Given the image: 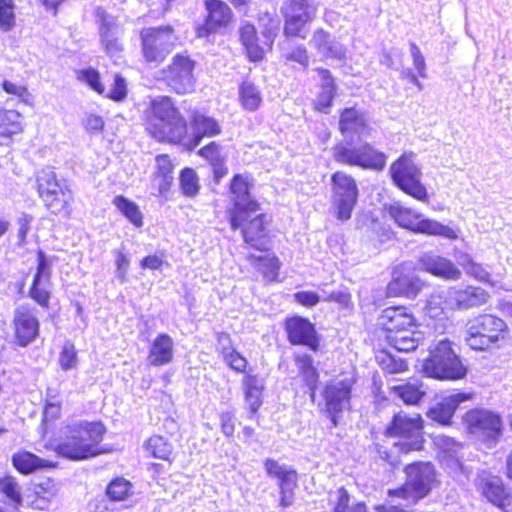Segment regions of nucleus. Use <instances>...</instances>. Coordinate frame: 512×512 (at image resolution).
I'll list each match as a JSON object with an SVG mask.
<instances>
[{
    "label": "nucleus",
    "instance_id": "1",
    "mask_svg": "<svg viewBox=\"0 0 512 512\" xmlns=\"http://www.w3.org/2000/svg\"><path fill=\"white\" fill-rule=\"evenodd\" d=\"M385 433L387 436L400 438L391 451L378 449L380 458L392 467H397L401 463L399 454L418 451L423 447V420L419 414L410 415L404 411L395 413Z\"/></svg>",
    "mask_w": 512,
    "mask_h": 512
},
{
    "label": "nucleus",
    "instance_id": "2",
    "mask_svg": "<svg viewBox=\"0 0 512 512\" xmlns=\"http://www.w3.org/2000/svg\"><path fill=\"white\" fill-rule=\"evenodd\" d=\"M146 130L158 141L177 143L186 136L187 123L169 97L158 96L147 110Z\"/></svg>",
    "mask_w": 512,
    "mask_h": 512
},
{
    "label": "nucleus",
    "instance_id": "3",
    "mask_svg": "<svg viewBox=\"0 0 512 512\" xmlns=\"http://www.w3.org/2000/svg\"><path fill=\"white\" fill-rule=\"evenodd\" d=\"M105 427L100 422L80 421L65 428V438L55 448L56 452L71 460H84L101 453Z\"/></svg>",
    "mask_w": 512,
    "mask_h": 512
},
{
    "label": "nucleus",
    "instance_id": "4",
    "mask_svg": "<svg viewBox=\"0 0 512 512\" xmlns=\"http://www.w3.org/2000/svg\"><path fill=\"white\" fill-rule=\"evenodd\" d=\"M423 371L428 377L439 380H459L466 376L467 368L456 354L452 343L443 339L429 350Z\"/></svg>",
    "mask_w": 512,
    "mask_h": 512
},
{
    "label": "nucleus",
    "instance_id": "5",
    "mask_svg": "<svg viewBox=\"0 0 512 512\" xmlns=\"http://www.w3.org/2000/svg\"><path fill=\"white\" fill-rule=\"evenodd\" d=\"M507 331L505 321L492 314H481L466 324L465 342L473 350H487L504 339Z\"/></svg>",
    "mask_w": 512,
    "mask_h": 512
},
{
    "label": "nucleus",
    "instance_id": "6",
    "mask_svg": "<svg viewBox=\"0 0 512 512\" xmlns=\"http://www.w3.org/2000/svg\"><path fill=\"white\" fill-rule=\"evenodd\" d=\"M140 39L144 60L154 66L162 63L178 42L171 25L145 27L140 32Z\"/></svg>",
    "mask_w": 512,
    "mask_h": 512
},
{
    "label": "nucleus",
    "instance_id": "7",
    "mask_svg": "<svg viewBox=\"0 0 512 512\" xmlns=\"http://www.w3.org/2000/svg\"><path fill=\"white\" fill-rule=\"evenodd\" d=\"M37 189L45 206L54 214H70L73 195L67 185L56 178L54 171L43 169L38 172Z\"/></svg>",
    "mask_w": 512,
    "mask_h": 512
},
{
    "label": "nucleus",
    "instance_id": "8",
    "mask_svg": "<svg viewBox=\"0 0 512 512\" xmlns=\"http://www.w3.org/2000/svg\"><path fill=\"white\" fill-rule=\"evenodd\" d=\"M405 473V484L396 490L389 491V494L403 498L407 504H415L430 491L431 484L435 480V470L429 462L413 463L406 466Z\"/></svg>",
    "mask_w": 512,
    "mask_h": 512
},
{
    "label": "nucleus",
    "instance_id": "9",
    "mask_svg": "<svg viewBox=\"0 0 512 512\" xmlns=\"http://www.w3.org/2000/svg\"><path fill=\"white\" fill-rule=\"evenodd\" d=\"M331 190L336 218L342 222L349 220L359 196L356 180L344 171H337L331 176Z\"/></svg>",
    "mask_w": 512,
    "mask_h": 512
},
{
    "label": "nucleus",
    "instance_id": "10",
    "mask_svg": "<svg viewBox=\"0 0 512 512\" xmlns=\"http://www.w3.org/2000/svg\"><path fill=\"white\" fill-rule=\"evenodd\" d=\"M394 183L406 194L419 201L428 199L427 190L421 183V170L414 162L413 154H403L390 168Z\"/></svg>",
    "mask_w": 512,
    "mask_h": 512
},
{
    "label": "nucleus",
    "instance_id": "11",
    "mask_svg": "<svg viewBox=\"0 0 512 512\" xmlns=\"http://www.w3.org/2000/svg\"><path fill=\"white\" fill-rule=\"evenodd\" d=\"M389 216L395 223L404 229L414 233L429 235H446L448 227L441 223L428 219L424 214L398 203L392 204L387 208Z\"/></svg>",
    "mask_w": 512,
    "mask_h": 512
},
{
    "label": "nucleus",
    "instance_id": "12",
    "mask_svg": "<svg viewBox=\"0 0 512 512\" xmlns=\"http://www.w3.org/2000/svg\"><path fill=\"white\" fill-rule=\"evenodd\" d=\"M234 207L230 213V225L233 230L239 229L244 222L259 210L257 201L251 198L248 177L236 174L230 184Z\"/></svg>",
    "mask_w": 512,
    "mask_h": 512
},
{
    "label": "nucleus",
    "instance_id": "13",
    "mask_svg": "<svg viewBox=\"0 0 512 512\" xmlns=\"http://www.w3.org/2000/svg\"><path fill=\"white\" fill-rule=\"evenodd\" d=\"M195 61L184 54H177L171 64L163 70L169 87L178 94L190 93L194 90Z\"/></svg>",
    "mask_w": 512,
    "mask_h": 512
},
{
    "label": "nucleus",
    "instance_id": "14",
    "mask_svg": "<svg viewBox=\"0 0 512 512\" xmlns=\"http://www.w3.org/2000/svg\"><path fill=\"white\" fill-rule=\"evenodd\" d=\"M94 14L98 24L100 43L104 51L109 56H118L123 51L124 46L121 41L123 29L117 18L107 13L100 6L96 7Z\"/></svg>",
    "mask_w": 512,
    "mask_h": 512
},
{
    "label": "nucleus",
    "instance_id": "15",
    "mask_svg": "<svg viewBox=\"0 0 512 512\" xmlns=\"http://www.w3.org/2000/svg\"><path fill=\"white\" fill-rule=\"evenodd\" d=\"M282 12L285 18L284 34L305 38V26L315 13L311 0H289L282 7Z\"/></svg>",
    "mask_w": 512,
    "mask_h": 512
},
{
    "label": "nucleus",
    "instance_id": "16",
    "mask_svg": "<svg viewBox=\"0 0 512 512\" xmlns=\"http://www.w3.org/2000/svg\"><path fill=\"white\" fill-rule=\"evenodd\" d=\"M354 384L352 378L334 380L330 382L324 391L326 410L330 416L332 427L338 425V412L347 409L350 405L351 389Z\"/></svg>",
    "mask_w": 512,
    "mask_h": 512
},
{
    "label": "nucleus",
    "instance_id": "17",
    "mask_svg": "<svg viewBox=\"0 0 512 512\" xmlns=\"http://www.w3.org/2000/svg\"><path fill=\"white\" fill-rule=\"evenodd\" d=\"M13 325L16 342L21 347L31 344L39 334V321L35 311L27 304H22L15 309Z\"/></svg>",
    "mask_w": 512,
    "mask_h": 512
},
{
    "label": "nucleus",
    "instance_id": "18",
    "mask_svg": "<svg viewBox=\"0 0 512 512\" xmlns=\"http://www.w3.org/2000/svg\"><path fill=\"white\" fill-rule=\"evenodd\" d=\"M471 434L484 439H494L501 431L500 416L484 409H475L464 417Z\"/></svg>",
    "mask_w": 512,
    "mask_h": 512
},
{
    "label": "nucleus",
    "instance_id": "19",
    "mask_svg": "<svg viewBox=\"0 0 512 512\" xmlns=\"http://www.w3.org/2000/svg\"><path fill=\"white\" fill-rule=\"evenodd\" d=\"M418 267L444 280H459L462 275L451 260L433 252L423 253L418 259Z\"/></svg>",
    "mask_w": 512,
    "mask_h": 512
},
{
    "label": "nucleus",
    "instance_id": "20",
    "mask_svg": "<svg viewBox=\"0 0 512 512\" xmlns=\"http://www.w3.org/2000/svg\"><path fill=\"white\" fill-rule=\"evenodd\" d=\"M421 287L422 283L414 272L401 265L394 269L393 278L387 286V295L414 298Z\"/></svg>",
    "mask_w": 512,
    "mask_h": 512
},
{
    "label": "nucleus",
    "instance_id": "21",
    "mask_svg": "<svg viewBox=\"0 0 512 512\" xmlns=\"http://www.w3.org/2000/svg\"><path fill=\"white\" fill-rule=\"evenodd\" d=\"M288 340L293 345H304L316 351L319 347L314 325L302 317H292L286 321Z\"/></svg>",
    "mask_w": 512,
    "mask_h": 512
},
{
    "label": "nucleus",
    "instance_id": "22",
    "mask_svg": "<svg viewBox=\"0 0 512 512\" xmlns=\"http://www.w3.org/2000/svg\"><path fill=\"white\" fill-rule=\"evenodd\" d=\"M339 128L343 135L366 138L371 135L372 127L368 115L356 108H346L342 111Z\"/></svg>",
    "mask_w": 512,
    "mask_h": 512
},
{
    "label": "nucleus",
    "instance_id": "23",
    "mask_svg": "<svg viewBox=\"0 0 512 512\" xmlns=\"http://www.w3.org/2000/svg\"><path fill=\"white\" fill-rule=\"evenodd\" d=\"M251 216L241 226V232L246 244L257 250H265L264 239L267 237V225L270 223V217L259 213Z\"/></svg>",
    "mask_w": 512,
    "mask_h": 512
},
{
    "label": "nucleus",
    "instance_id": "24",
    "mask_svg": "<svg viewBox=\"0 0 512 512\" xmlns=\"http://www.w3.org/2000/svg\"><path fill=\"white\" fill-rule=\"evenodd\" d=\"M475 483L482 495L492 504L504 507L509 503L508 494L500 477L482 471L477 475Z\"/></svg>",
    "mask_w": 512,
    "mask_h": 512
},
{
    "label": "nucleus",
    "instance_id": "25",
    "mask_svg": "<svg viewBox=\"0 0 512 512\" xmlns=\"http://www.w3.org/2000/svg\"><path fill=\"white\" fill-rule=\"evenodd\" d=\"M447 298L451 308L470 309L485 304L489 294L480 287L467 286L463 289L450 288Z\"/></svg>",
    "mask_w": 512,
    "mask_h": 512
},
{
    "label": "nucleus",
    "instance_id": "26",
    "mask_svg": "<svg viewBox=\"0 0 512 512\" xmlns=\"http://www.w3.org/2000/svg\"><path fill=\"white\" fill-rule=\"evenodd\" d=\"M378 325L389 333L415 326V318L404 306H392L384 309L378 318Z\"/></svg>",
    "mask_w": 512,
    "mask_h": 512
},
{
    "label": "nucleus",
    "instance_id": "27",
    "mask_svg": "<svg viewBox=\"0 0 512 512\" xmlns=\"http://www.w3.org/2000/svg\"><path fill=\"white\" fill-rule=\"evenodd\" d=\"M471 398L470 394L467 393H456L445 396L441 401L437 402L431 407L427 416L442 425H448L451 419L462 402H465Z\"/></svg>",
    "mask_w": 512,
    "mask_h": 512
},
{
    "label": "nucleus",
    "instance_id": "28",
    "mask_svg": "<svg viewBox=\"0 0 512 512\" xmlns=\"http://www.w3.org/2000/svg\"><path fill=\"white\" fill-rule=\"evenodd\" d=\"M205 5L208 12L205 26L208 31L215 32L229 24L232 11L226 3L221 0H207Z\"/></svg>",
    "mask_w": 512,
    "mask_h": 512
},
{
    "label": "nucleus",
    "instance_id": "29",
    "mask_svg": "<svg viewBox=\"0 0 512 512\" xmlns=\"http://www.w3.org/2000/svg\"><path fill=\"white\" fill-rule=\"evenodd\" d=\"M311 44L325 58L341 60L345 57V47L322 29L314 32Z\"/></svg>",
    "mask_w": 512,
    "mask_h": 512
},
{
    "label": "nucleus",
    "instance_id": "30",
    "mask_svg": "<svg viewBox=\"0 0 512 512\" xmlns=\"http://www.w3.org/2000/svg\"><path fill=\"white\" fill-rule=\"evenodd\" d=\"M191 127L194 131V148L200 144L203 137H214L221 132V127L214 118L198 111L191 115ZM189 149H193V147H189Z\"/></svg>",
    "mask_w": 512,
    "mask_h": 512
},
{
    "label": "nucleus",
    "instance_id": "31",
    "mask_svg": "<svg viewBox=\"0 0 512 512\" xmlns=\"http://www.w3.org/2000/svg\"><path fill=\"white\" fill-rule=\"evenodd\" d=\"M173 359V340L167 334H160L153 341L148 361L152 366H162L168 364Z\"/></svg>",
    "mask_w": 512,
    "mask_h": 512
},
{
    "label": "nucleus",
    "instance_id": "32",
    "mask_svg": "<svg viewBox=\"0 0 512 512\" xmlns=\"http://www.w3.org/2000/svg\"><path fill=\"white\" fill-rule=\"evenodd\" d=\"M294 362L298 368L299 375L307 385L312 400L315 397L316 387L319 381V373L314 366V360L311 355L306 353H295Z\"/></svg>",
    "mask_w": 512,
    "mask_h": 512
},
{
    "label": "nucleus",
    "instance_id": "33",
    "mask_svg": "<svg viewBox=\"0 0 512 512\" xmlns=\"http://www.w3.org/2000/svg\"><path fill=\"white\" fill-rule=\"evenodd\" d=\"M274 478H277L279 480V506L283 508L291 506L295 500L294 490L297 487V472L294 469L289 468L287 465H285L283 469L280 471L279 475H276Z\"/></svg>",
    "mask_w": 512,
    "mask_h": 512
},
{
    "label": "nucleus",
    "instance_id": "34",
    "mask_svg": "<svg viewBox=\"0 0 512 512\" xmlns=\"http://www.w3.org/2000/svg\"><path fill=\"white\" fill-rule=\"evenodd\" d=\"M12 463L13 466L22 474H30L39 469L56 467L55 462L42 459L28 451L15 453L12 457Z\"/></svg>",
    "mask_w": 512,
    "mask_h": 512
},
{
    "label": "nucleus",
    "instance_id": "35",
    "mask_svg": "<svg viewBox=\"0 0 512 512\" xmlns=\"http://www.w3.org/2000/svg\"><path fill=\"white\" fill-rule=\"evenodd\" d=\"M387 156L372 145L365 143L358 146V167L381 171L386 165Z\"/></svg>",
    "mask_w": 512,
    "mask_h": 512
},
{
    "label": "nucleus",
    "instance_id": "36",
    "mask_svg": "<svg viewBox=\"0 0 512 512\" xmlns=\"http://www.w3.org/2000/svg\"><path fill=\"white\" fill-rule=\"evenodd\" d=\"M317 71L321 79V91L315 101V107L317 110L326 113L335 96V84L329 70L319 68Z\"/></svg>",
    "mask_w": 512,
    "mask_h": 512
},
{
    "label": "nucleus",
    "instance_id": "37",
    "mask_svg": "<svg viewBox=\"0 0 512 512\" xmlns=\"http://www.w3.org/2000/svg\"><path fill=\"white\" fill-rule=\"evenodd\" d=\"M248 260L255 269L263 274L266 280L273 281L278 277L281 263L274 254L260 256L249 254Z\"/></svg>",
    "mask_w": 512,
    "mask_h": 512
},
{
    "label": "nucleus",
    "instance_id": "38",
    "mask_svg": "<svg viewBox=\"0 0 512 512\" xmlns=\"http://www.w3.org/2000/svg\"><path fill=\"white\" fill-rule=\"evenodd\" d=\"M155 184L160 195H164L173 183V164L168 155H159L156 158Z\"/></svg>",
    "mask_w": 512,
    "mask_h": 512
},
{
    "label": "nucleus",
    "instance_id": "39",
    "mask_svg": "<svg viewBox=\"0 0 512 512\" xmlns=\"http://www.w3.org/2000/svg\"><path fill=\"white\" fill-rule=\"evenodd\" d=\"M239 35L249 58L252 61H260L263 58V50L258 45L256 28L250 23H245L240 27Z\"/></svg>",
    "mask_w": 512,
    "mask_h": 512
},
{
    "label": "nucleus",
    "instance_id": "40",
    "mask_svg": "<svg viewBox=\"0 0 512 512\" xmlns=\"http://www.w3.org/2000/svg\"><path fill=\"white\" fill-rule=\"evenodd\" d=\"M391 390L405 404L408 405L418 404L422 397L425 395L423 385L418 380L400 385H394L391 387Z\"/></svg>",
    "mask_w": 512,
    "mask_h": 512
},
{
    "label": "nucleus",
    "instance_id": "41",
    "mask_svg": "<svg viewBox=\"0 0 512 512\" xmlns=\"http://www.w3.org/2000/svg\"><path fill=\"white\" fill-rule=\"evenodd\" d=\"M20 114L15 110L0 111V145L21 131Z\"/></svg>",
    "mask_w": 512,
    "mask_h": 512
},
{
    "label": "nucleus",
    "instance_id": "42",
    "mask_svg": "<svg viewBox=\"0 0 512 512\" xmlns=\"http://www.w3.org/2000/svg\"><path fill=\"white\" fill-rule=\"evenodd\" d=\"M245 400L252 413L257 412L262 404V380L257 376L248 375L244 378Z\"/></svg>",
    "mask_w": 512,
    "mask_h": 512
},
{
    "label": "nucleus",
    "instance_id": "43",
    "mask_svg": "<svg viewBox=\"0 0 512 512\" xmlns=\"http://www.w3.org/2000/svg\"><path fill=\"white\" fill-rule=\"evenodd\" d=\"M29 297L41 307L48 308L51 297V280L34 277L29 289Z\"/></svg>",
    "mask_w": 512,
    "mask_h": 512
},
{
    "label": "nucleus",
    "instance_id": "44",
    "mask_svg": "<svg viewBox=\"0 0 512 512\" xmlns=\"http://www.w3.org/2000/svg\"><path fill=\"white\" fill-rule=\"evenodd\" d=\"M239 97L243 107L248 111H255L262 102L259 89L250 81H244L239 87Z\"/></svg>",
    "mask_w": 512,
    "mask_h": 512
},
{
    "label": "nucleus",
    "instance_id": "45",
    "mask_svg": "<svg viewBox=\"0 0 512 512\" xmlns=\"http://www.w3.org/2000/svg\"><path fill=\"white\" fill-rule=\"evenodd\" d=\"M113 204L136 227L143 225V215L138 205L124 196H116Z\"/></svg>",
    "mask_w": 512,
    "mask_h": 512
},
{
    "label": "nucleus",
    "instance_id": "46",
    "mask_svg": "<svg viewBox=\"0 0 512 512\" xmlns=\"http://www.w3.org/2000/svg\"><path fill=\"white\" fill-rule=\"evenodd\" d=\"M332 155L338 163L349 166L358 165V146L340 143L333 148Z\"/></svg>",
    "mask_w": 512,
    "mask_h": 512
},
{
    "label": "nucleus",
    "instance_id": "47",
    "mask_svg": "<svg viewBox=\"0 0 512 512\" xmlns=\"http://www.w3.org/2000/svg\"><path fill=\"white\" fill-rule=\"evenodd\" d=\"M146 450L155 458L169 460L172 445L162 436H151L146 442Z\"/></svg>",
    "mask_w": 512,
    "mask_h": 512
},
{
    "label": "nucleus",
    "instance_id": "48",
    "mask_svg": "<svg viewBox=\"0 0 512 512\" xmlns=\"http://www.w3.org/2000/svg\"><path fill=\"white\" fill-rule=\"evenodd\" d=\"M0 492L10 500L15 510H18L19 506L22 505L23 497L21 490L13 477L7 476L0 479Z\"/></svg>",
    "mask_w": 512,
    "mask_h": 512
},
{
    "label": "nucleus",
    "instance_id": "49",
    "mask_svg": "<svg viewBox=\"0 0 512 512\" xmlns=\"http://www.w3.org/2000/svg\"><path fill=\"white\" fill-rule=\"evenodd\" d=\"M386 340L390 346L399 352H411L418 347L422 340V334L420 332H415L406 337H397V335L386 336Z\"/></svg>",
    "mask_w": 512,
    "mask_h": 512
},
{
    "label": "nucleus",
    "instance_id": "50",
    "mask_svg": "<svg viewBox=\"0 0 512 512\" xmlns=\"http://www.w3.org/2000/svg\"><path fill=\"white\" fill-rule=\"evenodd\" d=\"M281 51L286 60L299 63L304 67L308 66L309 57L307 50L303 45L294 47L292 42L287 39L281 44Z\"/></svg>",
    "mask_w": 512,
    "mask_h": 512
},
{
    "label": "nucleus",
    "instance_id": "51",
    "mask_svg": "<svg viewBox=\"0 0 512 512\" xmlns=\"http://www.w3.org/2000/svg\"><path fill=\"white\" fill-rule=\"evenodd\" d=\"M132 484L124 478L112 480L106 489V494L112 501H123L132 493Z\"/></svg>",
    "mask_w": 512,
    "mask_h": 512
},
{
    "label": "nucleus",
    "instance_id": "52",
    "mask_svg": "<svg viewBox=\"0 0 512 512\" xmlns=\"http://www.w3.org/2000/svg\"><path fill=\"white\" fill-rule=\"evenodd\" d=\"M180 186L186 196H194L198 193L199 182L196 172L191 168H185L180 174Z\"/></svg>",
    "mask_w": 512,
    "mask_h": 512
},
{
    "label": "nucleus",
    "instance_id": "53",
    "mask_svg": "<svg viewBox=\"0 0 512 512\" xmlns=\"http://www.w3.org/2000/svg\"><path fill=\"white\" fill-rule=\"evenodd\" d=\"M15 25L14 5L12 0H0V29L10 31Z\"/></svg>",
    "mask_w": 512,
    "mask_h": 512
},
{
    "label": "nucleus",
    "instance_id": "54",
    "mask_svg": "<svg viewBox=\"0 0 512 512\" xmlns=\"http://www.w3.org/2000/svg\"><path fill=\"white\" fill-rule=\"evenodd\" d=\"M441 464L452 477H458L460 474L465 473V468L460 459L448 450L443 451Z\"/></svg>",
    "mask_w": 512,
    "mask_h": 512
},
{
    "label": "nucleus",
    "instance_id": "55",
    "mask_svg": "<svg viewBox=\"0 0 512 512\" xmlns=\"http://www.w3.org/2000/svg\"><path fill=\"white\" fill-rule=\"evenodd\" d=\"M337 501L333 512H367L366 506L363 503H358L349 508V494L344 488L337 491Z\"/></svg>",
    "mask_w": 512,
    "mask_h": 512
},
{
    "label": "nucleus",
    "instance_id": "56",
    "mask_svg": "<svg viewBox=\"0 0 512 512\" xmlns=\"http://www.w3.org/2000/svg\"><path fill=\"white\" fill-rule=\"evenodd\" d=\"M56 495V488L52 486L51 489H47L41 485L39 490L36 491V497L33 501L34 508L38 510L48 509L49 504L55 499Z\"/></svg>",
    "mask_w": 512,
    "mask_h": 512
},
{
    "label": "nucleus",
    "instance_id": "57",
    "mask_svg": "<svg viewBox=\"0 0 512 512\" xmlns=\"http://www.w3.org/2000/svg\"><path fill=\"white\" fill-rule=\"evenodd\" d=\"M199 155L205 158L210 164L217 165L225 162V158L221 153V147L216 142H211L199 150Z\"/></svg>",
    "mask_w": 512,
    "mask_h": 512
},
{
    "label": "nucleus",
    "instance_id": "58",
    "mask_svg": "<svg viewBox=\"0 0 512 512\" xmlns=\"http://www.w3.org/2000/svg\"><path fill=\"white\" fill-rule=\"evenodd\" d=\"M59 363L63 370L67 371L73 369L77 365V353L72 344L63 346L59 356Z\"/></svg>",
    "mask_w": 512,
    "mask_h": 512
},
{
    "label": "nucleus",
    "instance_id": "59",
    "mask_svg": "<svg viewBox=\"0 0 512 512\" xmlns=\"http://www.w3.org/2000/svg\"><path fill=\"white\" fill-rule=\"evenodd\" d=\"M127 95V85L125 79L116 74L114 76V82L112 88L107 92L106 96L115 101H122Z\"/></svg>",
    "mask_w": 512,
    "mask_h": 512
},
{
    "label": "nucleus",
    "instance_id": "60",
    "mask_svg": "<svg viewBox=\"0 0 512 512\" xmlns=\"http://www.w3.org/2000/svg\"><path fill=\"white\" fill-rule=\"evenodd\" d=\"M79 78L85 81L93 90L99 94L105 93V87L100 82V75L94 69L83 70L80 72Z\"/></svg>",
    "mask_w": 512,
    "mask_h": 512
},
{
    "label": "nucleus",
    "instance_id": "61",
    "mask_svg": "<svg viewBox=\"0 0 512 512\" xmlns=\"http://www.w3.org/2000/svg\"><path fill=\"white\" fill-rule=\"evenodd\" d=\"M380 364L382 368L388 373H400L407 370V364L403 360H396L391 355L385 354L381 360Z\"/></svg>",
    "mask_w": 512,
    "mask_h": 512
},
{
    "label": "nucleus",
    "instance_id": "62",
    "mask_svg": "<svg viewBox=\"0 0 512 512\" xmlns=\"http://www.w3.org/2000/svg\"><path fill=\"white\" fill-rule=\"evenodd\" d=\"M130 260L121 250L116 251V277L121 283L127 280V272L129 268Z\"/></svg>",
    "mask_w": 512,
    "mask_h": 512
},
{
    "label": "nucleus",
    "instance_id": "63",
    "mask_svg": "<svg viewBox=\"0 0 512 512\" xmlns=\"http://www.w3.org/2000/svg\"><path fill=\"white\" fill-rule=\"evenodd\" d=\"M410 52L413 58L414 67L418 71L419 76L423 78L426 77L425 59L420 51V48L415 43H411Z\"/></svg>",
    "mask_w": 512,
    "mask_h": 512
},
{
    "label": "nucleus",
    "instance_id": "64",
    "mask_svg": "<svg viewBox=\"0 0 512 512\" xmlns=\"http://www.w3.org/2000/svg\"><path fill=\"white\" fill-rule=\"evenodd\" d=\"M224 361L235 371L244 372L247 366V360L236 350L223 357Z\"/></svg>",
    "mask_w": 512,
    "mask_h": 512
}]
</instances>
